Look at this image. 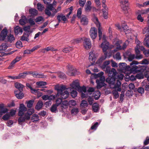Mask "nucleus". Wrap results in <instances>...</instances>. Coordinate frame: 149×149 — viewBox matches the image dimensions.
<instances>
[{
	"instance_id": "obj_1",
	"label": "nucleus",
	"mask_w": 149,
	"mask_h": 149,
	"mask_svg": "<svg viewBox=\"0 0 149 149\" xmlns=\"http://www.w3.org/2000/svg\"><path fill=\"white\" fill-rule=\"evenodd\" d=\"M55 89L57 91V94L54 95H51L49 96V100H53L58 96H61L63 99H66L68 96L69 93L67 91H65L67 88L64 85L59 86L57 85L55 86Z\"/></svg>"
},
{
	"instance_id": "obj_2",
	"label": "nucleus",
	"mask_w": 149,
	"mask_h": 149,
	"mask_svg": "<svg viewBox=\"0 0 149 149\" xmlns=\"http://www.w3.org/2000/svg\"><path fill=\"white\" fill-rule=\"evenodd\" d=\"M117 74H112L111 77L107 78L106 82L109 84L110 88L112 89H117L118 91L120 92L121 91V83L120 81L117 79Z\"/></svg>"
},
{
	"instance_id": "obj_3",
	"label": "nucleus",
	"mask_w": 149,
	"mask_h": 149,
	"mask_svg": "<svg viewBox=\"0 0 149 149\" xmlns=\"http://www.w3.org/2000/svg\"><path fill=\"white\" fill-rule=\"evenodd\" d=\"M15 86V87L17 89L14 91L15 96L17 99H21L24 97V94L22 92L24 86L19 83H16Z\"/></svg>"
},
{
	"instance_id": "obj_4",
	"label": "nucleus",
	"mask_w": 149,
	"mask_h": 149,
	"mask_svg": "<svg viewBox=\"0 0 149 149\" xmlns=\"http://www.w3.org/2000/svg\"><path fill=\"white\" fill-rule=\"evenodd\" d=\"M109 43L108 42L106 43L103 42L101 45V47L102 48L103 52L104 53V56H102L100 57L99 60V63H102L103 61L105 60L107 56L108 52L107 50L109 48Z\"/></svg>"
},
{
	"instance_id": "obj_5",
	"label": "nucleus",
	"mask_w": 149,
	"mask_h": 149,
	"mask_svg": "<svg viewBox=\"0 0 149 149\" xmlns=\"http://www.w3.org/2000/svg\"><path fill=\"white\" fill-rule=\"evenodd\" d=\"M93 20L98 28L99 40H100L102 39V32L101 31L102 28L101 27L100 23L99 21L98 18L96 17H94Z\"/></svg>"
},
{
	"instance_id": "obj_6",
	"label": "nucleus",
	"mask_w": 149,
	"mask_h": 149,
	"mask_svg": "<svg viewBox=\"0 0 149 149\" xmlns=\"http://www.w3.org/2000/svg\"><path fill=\"white\" fill-rule=\"evenodd\" d=\"M105 81V77H101L100 79H96V82L97 84V89H100L107 85L104 83Z\"/></svg>"
},
{
	"instance_id": "obj_7",
	"label": "nucleus",
	"mask_w": 149,
	"mask_h": 149,
	"mask_svg": "<svg viewBox=\"0 0 149 149\" xmlns=\"http://www.w3.org/2000/svg\"><path fill=\"white\" fill-rule=\"evenodd\" d=\"M90 36L92 40L95 39L97 36V30L94 27H91L89 31Z\"/></svg>"
},
{
	"instance_id": "obj_8",
	"label": "nucleus",
	"mask_w": 149,
	"mask_h": 149,
	"mask_svg": "<svg viewBox=\"0 0 149 149\" xmlns=\"http://www.w3.org/2000/svg\"><path fill=\"white\" fill-rule=\"evenodd\" d=\"M105 72L108 73L109 74H118L116 70L114 68H112L111 70L110 66L106 67L105 68H102Z\"/></svg>"
},
{
	"instance_id": "obj_9",
	"label": "nucleus",
	"mask_w": 149,
	"mask_h": 149,
	"mask_svg": "<svg viewBox=\"0 0 149 149\" xmlns=\"http://www.w3.org/2000/svg\"><path fill=\"white\" fill-rule=\"evenodd\" d=\"M27 109L23 104H20L19 108L18 116H23L24 114V112L26 111Z\"/></svg>"
},
{
	"instance_id": "obj_10",
	"label": "nucleus",
	"mask_w": 149,
	"mask_h": 149,
	"mask_svg": "<svg viewBox=\"0 0 149 149\" xmlns=\"http://www.w3.org/2000/svg\"><path fill=\"white\" fill-rule=\"evenodd\" d=\"M83 45L85 48L89 49L91 47L90 39L89 38H85L84 40Z\"/></svg>"
},
{
	"instance_id": "obj_11",
	"label": "nucleus",
	"mask_w": 149,
	"mask_h": 149,
	"mask_svg": "<svg viewBox=\"0 0 149 149\" xmlns=\"http://www.w3.org/2000/svg\"><path fill=\"white\" fill-rule=\"evenodd\" d=\"M8 31L6 27H5L1 31L0 36L1 38V41H4L6 37L8 36Z\"/></svg>"
},
{
	"instance_id": "obj_12",
	"label": "nucleus",
	"mask_w": 149,
	"mask_h": 149,
	"mask_svg": "<svg viewBox=\"0 0 149 149\" xmlns=\"http://www.w3.org/2000/svg\"><path fill=\"white\" fill-rule=\"evenodd\" d=\"M65 22L67 20V18L65 15H63V14L61 13L60 15H58L57 16V19L58 20V23L56 24L55 26L56 27L58 26L59 23L61 22V20Z\"/></svg>"
},
{
	"instance_id": "obj_13",
	"label": "nucleus",
	"mask_w": 149,
	"mask_h": 149,
	"mask_svg": "<svg viewBox=\"0 0 149 149\" xmlns=\"http://www.w3.org/2000/svg\"><path fill=\"white\" fill-rule=\"evenodd\" d=\"M138 64L139 62L135 61H133L130 63V65L131 66V72L135 71L138 68V67L136 65Z\"/></svg>"
},
{
	"instance_id": "obj_14",
	"label": "nucleus",
	"mask_w": 149,
	"mask_h": 149,
	"mask_svg": "<svg viewBox=\"0 0 149 149\" xmlns=\"http://www.w3.org/2000/svg\"><path fill=\"white\" fill-rule=\"evenodd\" d=\"M81 19V23L84 25H87L88 23V20L87 17L85 15H82Z\"/></svg>"
},
{
	"instance_id": "obj_15",
	"label": "nucleus",
	"mask_w": 149,
	"mask_h": 149,
	"mask_svg": "<svg viewBox=\"0 0 149 149\" xmlns=\"http://www.w3.org/2000/svg\"><path fill=\"white\" fill-rule=\"evenodd\" d=\"M72 88L77 90L80 86L77 80L74 81L70 84Z\"/></svg>"
},
{
	"instance_id": "obj_16",
	"label": "nucleus",
	"mask_w": 149,
	"mask_h": 149,
	"mask_svg": "<svg viewBox=\"0 0 149 149\" xmlns=\"http://www.w3.org/2000/svg\"><path fill=\"white\" fill-rule=\"evenodd\" d=\"M69 71L67 72L69 76H74L76 73V70L74 69V67L70 66L69 68Z\"/></svg>"
},
{
	"instance_id": "obj_17",
	"label": "nucleus",
	"mask_w": 149,
	"mask_h": 149,
	"mask_svg": "<svg viewBox=\"0 0 149 149\" xmlns=\"http://www.w3.org/2000/svg\"><path fill=\"white\" fill-rule=\"evenodd\" d=\"M29 33L24 32L22 36L21 37L20 40L22 41H25L27 42L29 40Z\"/></svg>"
},
{
	"instance_id": "obj_18",
	"label": "nucleus",
	"mask_w": 149,
	"mask_h": 149,
	"mask_svg": "<svg viewBox=\"0 0 149 149\" xmlns=\"http://www.w3.org/2000/svg\"><path fill=\"white\" fill-rule=\"evenodd\" d=\"M14 31L16 35H18L19 33L22 34L23 32L22 29L18 26H17L15 27Z\"/></svg>"
},
{
	"instance_id": "obj_19",
	"label": "nucleus",
	"mask_w": 149,
	"mask_h": 149,
	"mask_svg": "<svg viewBox=\"0 0 149 149\" xmlns=\"http://www.w3.org/2000/svg\"><path fill=\"white\" fill-rule=\"evenodd\" d=\"M27 18L25 16L22 15L21 17V19L19 20V23L21 25H24L26 24Z\"/></svg>"
},
{
	"instance_id": "obj_20",
	"label": "nucleus",
	"mask_w": 149,
	"mask_h": 149,
	"mask_svg": "<svg viewBox=\"0 0 149 149\" xmlns=\"http://www.w3.org/2000/svg\"><path fill=\"white\" fill-rule=\"evenodd\" d=\"M93 52H90L89 53V59L90 61H92L93 62V63L92 64L93 65L95 62L96 59V57L95 55L94 54L92 53Z\"/></svg>"
},
{
	"instance_id": "obj_21",
	"label": "nucleus",
	"mask_w": 149,
	"mask_h": 149,
	"mask_svg": "<svg viewBox=\"0 0 149 149\" xmlns=\"http://www.w3.org/2000/svg\"><path fill=\"white\" fill-rule=\"evenodd\" d=\"M135 52L136 54V58L140 59L143 58V56L140 54V52L138 48H135Z\"/></svg>"
},
{
	"instance_id": "obj_22",
	"label": "nucleus",
	"mask_w": 149,
	"mask_h": 149,
	"mask_svg": "<svg viewBox=\"0 0 149 149\" xmlns=\"http://www.w3.org/2000/svg\"><path fill=\"white\" fill-rule=\"evenodd\" d=\"M43 104V102L42 101H38L36 105L35 109L38 110H40L42 107Z\"/></svg>"
},
{
	"instance_id": "obj_23",
	"label": "nucleus",
	"mask_w": 149,
	"mask_h": 149,
	"mask_svg": "<svg viewBox=\"0 0 149 149\" xmlns=\"http://www.w3.org/2000/svg\"><path fill=\"white\" fill-rule=\"evenodd\" d=\"M104 72H100L98 73V74H94V77L95 79H97L98 78L99 79L103 77H105L103 76Z\"/></svg>"
},
{
	"instance_id": "obj_24",
	"label": "nucleus",
	"mask_w": 149,
	"mask_h": 149,
	"mask_svg": "<svg viewBox=\"0 0 149 149\" xmlns=\"http://www.w3.org/2000/svg\"><path fill=\"white\" fill-rule=\"evenodd\" d=\"M39 120V117L38 115L35 114L33 115L31 117V120H33L32 122H36L38 121Z\"/></svg>"
},
{
	"instance_id": "obj_25",
	"label": "nucleus",
	"mask_w": 149,
	"mask_h": 149,
	"mask_svg": "<svg viewBox=\"0 0 149 149\" xmlns=\"http://www.w3.org/2000/svg\"><path fill=\"white\" fill-rule=\"evenodd\" d=\"M88 106V104L86 100H83L81 101L80 103V107L81 108L87 107Z\"/></svg>"
},
{
	"instance_id": "obj_26",
	"label": "nucleus",
	"mask_w": 149,
	"mask_h": 149,
	"mask_svg": "<svg viewBox=\"0 0 149 149\" xmlns=\"http://www.w3.org/2000/svg\"><path fill=\"white\" fill-rule=\"evenodd\" d=\"M57 106L56 104H53L50 109V110L52 113H56L58 111L57 110Z\"/></svg>"
},
{
	"instance_id": "obj_27",
	"label": "nucleus",
	"mask_w": 149,
	"mask_h": 149,
	"mask_svg": "<svg viewBox=\"0 0 149 149\" xmlns=\"http://www.w3.org/2000/svg\"><path fill=\"white\" fill-rule=\"evenodd\" d=\"M93 110L95 112H97L99 109L98 105L95 103L92 106Z\"/></svg>"
},
{
	"instance_id": "obj_28",
	"label": "nucleus",
	"mask_w": 149,
	"mask_h": 149,
	"mask_svg": "<svg viewBox=\"0 0 149 149\" xmlns=\"http://www.w3.org/2000/svg\"><path fill=\"white\" fill-rule=\"evenodd\" d=\"M27 75V73L24 72L23 73L19 74L17 75L18 79H24Z\"/></svg>"
},
{
	"instance_id": "obj_29",
	"label": "nucleus",
	"mask_w": 149,
	"mask_h": 149,
	"mask_svg": "<svg viewBox=\"0 0 149 149\" xmlns=\"http://www.w3.org/2000/svg\"><path fill=\"white\" fill-rule=\"evenodd\" d=\"M77 90L80 93H81L84 92L85 93L86 92V88L85 86H83L82 87H81L80 86L79 87V88L77 89Z\"/></svg>"
},
{
	"instance_id": "obj_30",
	"label": "nucleus",
	"mask_w": 149,
	"mask_h": 149,
	"mask_svg": "<svg viewBox=\"0 0 149 149\" xmlns=\"http://www.w3.org/2000/svg\"><path fill=\"white\" fill-rule=\"evenodd\" d=\"M34 102V100H29L28 101H26V103L27 104V107L29 108H31L33 106Z\"/></svg>"
},
{
	"instance_id": "obj_31",
	"label": "nucleus",
	"mask_w": 149,
	"mask_h": 149,
	"mask_svg": "<svg viewBox=\"0 0 149 149\" xmlns=\"http://www.w3.org/2000/svg\"><path fill=\"white\" fill-rule=\"evenodd\" d=\"M29 12L30 14L33 15H36L38 14V11L34 8H31L29 9Z\"/></svg>"
},
{
	"instance_id": "obj_32",
	"label": "nucleus",
	"mask_w": 149,
	"mask_h": 149,
	"mask_svg": "<svg viewBox=\"0 0 149 149\" xmlns=\"http://www.w3.org/2000/svg\"><path fill=\"white\" fill-rule=\"evenodd\" d=\"M118 42H120L121 43L122 42V41L120 40L119 41H118L116 43L117 46L118 47L117 48L118 49L120 50L122 49H124L126 48L127 46L126 45L125 43H124L122 47L121 48V46L120 45V44L118 43Z\"/></svg>"
},
{
	"instance_id": "obj_33",
	"label": "nucleus",
	"mask_w": 149,
	"mask_h": 149,
	"mask_svg": "<svg viewBox=\"0 0 149 149\" xmlns=\"http://www.w3.org/2000/svg\"><path fill=\"white\" fill-rule=\"evenodd\" d=\"M7 39L8 41L10 42H12L15 39L13 35L11 34H10L8 36Z\"/></svg>"
},
{
	"instance_id": "obj_34",
	"label": "nucleus",
	"mask_w": 149,
	"mask_h": 149,
	"mask_svg": "<svg viewBox=\"0 0 149 149\" xmlns=\"http://www.w3.org/2000/svg\"><path fill=\"white\" fill-rule=\"evenodd\" d=\"M117 88L116 89L117 90H115L112 91V93L114 97L113 98L115 99L117 98L119 96V95L118 92V91H117Z\"/></svg>"
},
{
	"instance_id": "obj_35",
	"label": "nucleus",
	"mask_w": 149,
	"mask_h": 149,
	"mask_svg": "<svg viewBox=\"0 0 149 149\" xmlns=\"http://www.w3.org/2000/svg\"><path fill=\"white\" fill-rule=\"evenodd\" d=\"M126 65V63H120L118 65L120 69L123 70H125Z\"/></svg>"
},
{
	"instance_id": "obj_36",
	"label": "nucleus",
	"mask_w": 149,
	"mask_h": 149,
	"mask_svg": "<svg viewBox=\"0 0 149 149\" xmlns=\"http://www.w3.org/2000/svg\"><path fill=\"white\" fill-rule=\"evenodd\" d=\"M94 98L95 100H97L99 99L100 95V93L99 91L95 92L94 93Z\"/></svg>"
},
{
	"instance_id": "obj_37",
	"label": "nucleus",
	"mask_w": 149,
	"mask_h": 149,
	"mask_svg": "<svg viewBox=\"0 0 149 149\" xmlns=\"http://www.w3.org/2000/svg\"><path fill=\"white\" fill-rule=\"evenodd\" d=\"M47 84L46 82L43 81L37 82L36 83V85L39 86H44L46 85Z\"/></svg>"
},
{
	"instance_id": "obj_38",
	"label": "nucleus",
	"mask_w": 149,
	"mask_h": 149,
	"mask_svg": "<svg viewBox=\"0 0 149 149\" xmlns=\"http://www.w3.org/2000/svg\"><path fill=\"white\" fill-rule=\"evenodd\" d=\"M88 101L89 104L90 105H92L93 103V101H94L93 97L89 96L88 99Z\"/></svg>"
},
{
	"instance_id": "obj_39",
	"label": "nucleus",
	"mask_w": 149,
	"mask_h": 149,
	"mask_svg": "<svg viewBox=\"0 0 149 149\" xmlns=\"http://www.w3.org/2000/svg\"><path fill=\"white\" fill-rule=\"evenodd\" d=\"M16 46L17 48H20L22 47V42L20 41H17L16 43Z\"/></svg>"
},
{
	"instance_id": "obj_40",
	"label": "nucleus",
	"mask_w": 149,
	"mask_h": 149,
	"mask_svg": "<svg viewBox=\"0 0 149 149\" xmlns=\"http://www.w3.org/2000/svg\"><path fill=\"white\" fill-rule=\"evenodd\" d=\"M110 61H104L102 65L101 66V68H105L106 67H107V65L109 64Z\"/></svg>"
},
{
	"instance_id": "obj_41",
	"label": "nucleus",
	"mask_w": 149,
	"mask_h": 149,
	"mask_svg": "<svg viewBox=\"0 0 149 149\" xmlns=\"http://www.w3.org/2000/svg\"><path fill=\"white\" fill-rule=\"evenodd\" d=\"M25 118L24 116H20L18 119V122L19 124L24 122L25 121Z\"/></svg>"
},
{
	"instance_id": "obj_42",
	"label": "nucleus",
	"mask_w": 149,
	"mask_h": 149,
	"mask_svg": "<svg viewBox=\"0 0 149 149\" xmlns=\"http://www.w3.org/2000/svg\"><path fill=\"white\" fill-rule=\"evenodd\" d=\"M37 7L39 11H41L44 9V7L40 3H38L37 4Z\"/></svg>"
},
{
	"instance_id": "obj_43",
	"label": "nucleus",
	"mask_w": 149,
	"mask_h": 149,
	"mask_svg": "<svg viewBox=\"0 0 149 149\" xmlns=\"http://www.w3.org/2000/svg\"><path fill=\"white\" fill-rule=\"evenodd\" d=\"M98 123L96 122L93 124L91 126V130H95L98 125Z\"/></svg>"
},
{
	"instance_id": "obj_44",
	"label": "nucleus",
	"mask_w": 149,
	"mask_h": 149,
	"mask_svg": "<svg viewBox=\"0 0 149 149\" xmlns=\"http://www.w3.org/2000/svg\"><path fill=\"white\" fill-rule=\"evenodd\" d=\"M81 8H79L77 10V16L79 18H80L81 17Z\"/></svg>"
},
{
	"instance_id": "obj_45",
	"label": "nucleus",
	"mask_w": 149,
	"mask_h": 149,
	"mask_svg": "<svg viewBox=\"0 0 149 149\" xmlns=\"http://www.w3.org/2000/svg\"><path fill=\"white\" fill-rule=\"evenodd\" d=\"M62 101V100L61 98H58L56 101V103L55 104L58 106L60 104H61V103Z\"/></svg>"
},
{
	"instance_id": "obj_46",
	"label": "nucleus",
	"mask_w": 149,
	"mask_h": 149,
	"mask_svg": "<svg viewBox=\"0 0 149 149\" xmlns=\"http://www.w3.org/2000/svg\"><path fill=\"white\" fill-rule=\"evenodd\" d=\"M143 146L147 145L149 144V137L147 136L143 142Z\"/></svg>"
},
{
	"instance_id": "obj_47",
	"label": "nucleus",
	"mask_w": 149,
	"mask_h": 149,
	"mask_svg": "<svg viewBox=\"0 0 149 149\" xmlns=\"http://www.w3.org/2000/svg\"><path fill=\"white\" fill-rule=\"evenodd\" d=\"M77 93L76 91L73 90L70 93L71 96L73 97H75L77 96Z\"/></svg>"
},
{
	"instance_id": "obj_48",
	"label": "nucleus",
	"mask_w": 149,
	"mask_h": 149,
	"mask_svg": "<svg viewBox=\"0 0 149 149\" xmlns=\"http://www.w3.org/2000/svg\"><path fill=\"white\" fill-rule=\"evenodd\" d=\"M34 112V110L33 109H29L27 110V113L29 114L31 116Z\"/></svg>"
},
{
	"instance_id": "obj_49",
	"label": "nucleus",
	"mask_w": 149,
	"mask_h": 149,
	"mask_svg": "<svg viewBox=\"0 0 149 149\" xmlns=\"http://www.w3.org/2000/svg\"><path fill=\"white\" fill-rule=\"evenodd\" d=\"M31 26L28 25L27 26H24L23 28V30L25 31H27L28 33L29 32V30L30 29Z\"/></svg>"
},
{
	"instance_id": "obj_50",
	"label": "nucleus",
	"mask_w": 149,
	"mask_h": 149,
	"mask_svg": "<svg viewBox=\"0 0 149 149\" xmlns=\"http://www.w3.org/2000/svg\"><path fill=\"white\" fill-rule=\"evenodd\" d=\"M10 114H6L3 116L2 119L5 120H7L10 118Z\"/></svg>"
},
{
	"instance_id": "obj_51",
	"label": "nucleus",
	"mask_w": 149,
	"mask_h": 149,
	"mask_svg": "<svg viewBox=\"0 0 149 149\" xmlns=\"http://www.w3.org/2000/svg\"><path fill=\"white\" fill-rule=\"evenodd\" d=\"M86 0H79V3L80 6L81 7H83L86 3Z\"/></svg>"
},
{
	"instance_id": "obj_52",
	"label": "nucleus",
	"mask_w": 149,
	"mask_h": 149,
	"mask_svg": "<svg viewBox=\"0 0 149 149\" xmlns=\"http://www.w3.org/2000/svg\"><path fill=\"white\" fill-rule=\"evenodd\" d=\"M134 58L135 55L134 54H130L129 56L128 59L130 61H131Z\"/></svg>"
},
{
	"instance_id": "obj_53",
	"label": "nucleus",
	"mask_w": 149,
	"mask_h": 149,
	"mask_svg": "<svg viewBox=\"0 0 149 149\" xmlns=\"http://www.w3.org/2000/svg\"><path fill=\"white\" fill-rule=\"evenodd\" d=\"M61 6L58 7L57 9H56L54 8L52 10V12L53 13H56L58 12L61 10Z\"/></svg>"
},
{
	"instance_id": "obj_54",
	"label": "nucleus",
	"mask_w": 149,
	"mask_h": 149,
	"mask_svg": "<svg viewBox=\"0 0 149 149\" xmlns=\"http://www.w3.org/2000/svg\"><path fill=\"white\" fill-rule=\"evenodd\" d=\"M122 27L125 32H126L128 30V27L125 23H124L122 25Z\"/></svg>"
},
{
	"instance_id": "obj_55",
	"label": "nucleus",
	"mask_w": 149,
	"mask_h": 149,
	"mask_svg": "<svg viewBox=\"0 0 149 149\" xmlns=\"http://www.w3.org/2000/svg\"><path fill=\"white\" fill-rule=\"evenodd\" d=\"M43 19V18L42 16H40L37 17L35 19V21L36 22H40Z\"/></svg>"
},
{
	"instance_id": "obj_56",
	"label": "nucleus",
	"mask_w": 149,
	"mask_h": 149,
	"mask_svg": "<svg viewBox=\"0 0 149 149\" xmlns=\"http://www.w3.org/2000/svg\"><path fill=\"white\" fill-rule=\"evenodd\" d=\"M29 23L30 24V25L31 26L35 24V22L31 18H30L29 19Z\"/></svg>"
},
{
	"instance_id": "obj_57",
	"label": "nucleus",
	"mask_w": 149,
	"mask_h": 149,
	"mask_svg": "<svg viewBox=\"0 0 149 149\" xmlns=\"http://www.w3.org/2000/svg\"><path fill=\"white\" fill-rule=\"evenodd\" d=\"M138 92L141 94H142L144 92V89L142 87L139 88L137 90Z\"/></svg>"
},
{
	"instance_id": "obj_58",
	"label": "nucleus",
	"mask_w": 149,
	"mask_h": 149,
	"mask_svg": "<svg viewBox=\"0 0 149 149\" xmlns=\"http://www.w3.org/2000/svg\"><path fill=\"white\" fill-rule=\"evenodd\" d=\"M15 63L14 62L12 61L10 65L8 67V69H13V68L15 66Z\"/></svg>"
},
{
	"instance_id": "obj_59",
	"label": "nucleus",
	"mask_w": 149,
	"mask_h": 149,
	"mask_svg": "<svg viewBox=\"0 0 149 149\" xmlns=\"http://www.w3.org/2000/svg\"><path fill=\"white\" fill-rule=\"evenodd\" d=\"M137 19L140 22H142L143 21L144 19L140 14H139L137 17Z\"/></svg>"
},
{
	"instance_id": "obj_60",
	"label": "nucleus",
	"mask_w": 149,
	"mask_h": 149,
	"mask_svg": "<svg viewBox=\"0 0 149 149\" xmlns=\"http://www.w3.org/2000/svg\"><path fill=\"white\" fill-rule=\"evenodd\" d=\"M45 14L47 15L49 17H50L51 15V13L49 10L47 9H46L45 10Z\"/></svg>"
},
{
	"instance_id": "obj_61",
	"label": "nucleus",
	"mask_w": 149,
	"mask_h": 149,
	"mask_svg": "<svg viewBox=\"0 0 149 149\" xmlns=\"http://www.w3.org/2000/svg\"><path fill=\"white\" fill-rule=\"evenodd\" d=\"M71 50L70 47H68L64 49L63 51V52L65 53H68Z\"/></svg>"
},
{
	"instance_id": "obj_62",
	"label": "nucleus",
	"mask_w": 149,
	"mask_h": 149,
	"mask_svg": "<svg viewBox=\"0 0 149 149\" xmlns=\"http://www.w3.org/2000/svg\"><path fill=\"white\" fill-rule=\"evenodd\" d=\"M46 113L47 112L46 111L43 110L39 113H38V115L40 116H44L46 114Z\"/></svg>"
},
{
	"instance_id": "obj_63",
	"label": "nucleus",
	"mask_w": 149,
	"mask_h": 149,
	"mask_svg": "<svg viewBox=\"0 0 149 149\" xmlns=\"http://www.w3.org/2000/svg\"><path fill=\"white\" fill-rule=\"evenodd\" d=\"M21 59H22V57H21L17 56L15 58V59H14L12 61H13V62H14V63H15L19 61Z\"/></svg>"
},
{
	"instance_id": "obj_64",
	"label": "nucleus",
	"mask_w": 149,
	"mask_h": 149,
	"mask_svg": "<svg viewBox=\"0 0 149 149\" xmlns=\"http://www.w3.org/2000/svg\"><path fill=\"white\" fill-rule=\"evenodd\" d=\"M115 56L117 60H119L121 59V56L119 52H117L115 55Z\"/></svg>"
}]
</instances>
